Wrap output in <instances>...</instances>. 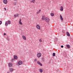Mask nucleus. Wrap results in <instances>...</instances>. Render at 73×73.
<instances>
[{"mask_svg":"<svg viewBox=\"0 0 73 73\" xmlns=\"http://www.w3.org/2000/svg\"><path fill=\"white\" fill-rule=\"evenodd\" d=\"M8 66L9 67H11L12 66V64L11 62H10L8 64Z\"/></svg>","mask_w":73,"mask_h":73,"instance_id":"nucleus-5","label":"nucleus"},{"mask_svg":"<svg viewBox=\"0 0 73 73\" xmlns=\"http://www.w3.org/2000/svg\"><path fill=\"white\" fill-rule=\"evenodd\" d=\"M18 16H19V14H17L14 15L15 17H18Z\"/></svg>","mask_w":73,"mask_h":73,"instance_id":"nucleus-18","label":"nucleus"},{"mask_svg":"<svg viewBox=\"0 0 73 73\" xmlns=\"http://www.w3.org/2000/svg\"><path fill=\"white\" fill-rule=\"evenodd\" d=\"M36 27L38 29H40V26L38 25L36 26Z\"/></svg>","mask_w":73,"mask_h":73,"instance_id":"nucleus-4","label":"nucleus"},{"mask_svg":"<svg viewBox=\"0 0 73 73\" xmlns=\"http://www.w3.org/2000/svg\"><path fill=\"white\" fill-rule=\"evenodd\" d=\"M3 2L5 4H7V0H4Z\"/></svg>","mask_w":73,"mask_h":73,"instance_id":"nucleus-16","label":"nucleus"},{"mask_svg":"<svg viewBox=\"0 0 73 73\" xmlns=\"http://www.w3.org/2000/svg\"><path fill=\"white\" fill-rule=\"evenodd\" d=\"M37 63L40 66H42V64L39 61H37Z\"/></svg>","mask_w":73,"mask_h":73,"instance_id":"nucleus-7","label":"nucleus"},{"mask_svg":"<svg viewBox=\"0 0 73 73\" xmlns=\"http://www.w3.org/2000/svg\"><path fill=\"white\" fill-rule=\"evenodd\" d=\"M22 38L24 40H26V37L24 35L22 36Z\"/></svg>","mask_w":73,"mask_h":73,"instance_id":"nucleus-10","label":"nucleus"},{"mask_svg":"<svg viewBox=\"0 0 73 73\" xmlns=\"http://www.w3.org/2000/svg\"><path fill=\"white\" fill-rule=\"evenodd\" d=\"M40 13L39 12V11H38L37 12V14H38V13Z\"/></svg>","mask_w":73,"mask_h":73,"instance_id":"nucleus-31","label":"nucleus"},{"mask_svg":"<svg viewBox=\"0 0 73 73\" xmlns=\"http://www.w3.org/2000/svg\"><path fill=\"white\" fill-rule=\"evenodd\" d=\"M46 18H45V16H43L42 18V20H45Z\"/></svg>","mask_w":73,"mask_h":73,"instance_id":"nucleus-8","label":"nucleus"},{"mask_svg":"<svg viewBox=\"0 0 73 73\" xmlns=\"http://www.w3.org/2000/svg\"><path fill=\"white\" fill-rule=\"evenodd\" d=\"M35 0H33L31 1V3H35Z\"/></svg>","mask_w":73,"mask_h":73,"instance_id":"nucleus-19","label":"nucleus"},{"mask_svg":"<svg viewBox=\"0 0 73 73\" xmlns=\"http://www.w3.org/2000/svg\"><path fill=\"white\" fill-rule=\"evenodd\" d=\"M41 56V54L40 53H38L37 54V57L38 58L40 57Z\"/></svg>","mask_w":73,"mask_h":73,"instance_id":"nucleus-2","label":"nucleus"},{"mask_svg":"<svg viewBox=\"0 0 73 73\" xmlns=\"http://www.w3.org/2000/svg\"><path fill=\"white\" fill-rule=\"evenodd\" d=\"M53 56H56V54L54 53H53L52 54Z\"/></svg>","mask_w":73,"mask_h":73,"instance_id":"nucleus-24","label":"nucleus"},{"mask_svg":"<svg viewBox=\"0 0 73 73\" xmlns=\"http://www.w3.org/2000/svg\"><path fill=\"white\" fill-rule=\"evenodd\" d=\"M13 4H14V5H16V2H14V3H13Z\"/></svg>","mask_w":73,"mask_h":73,"instance_id":"nucleus-28","label":"nucleus"},{"mask_svg":"<svg viewBox=\"0 0 73 73\" xmlns=\"http://www.w3.org/2000/svg\"><path fill=\"white\" fill-rule=\"evenodd\" d=\"M2 24V21H0V25H1Z\"/></svg>","mask_w":73,"mask_h":73,"instance_id":"nucleus-29","label":"nucleus"},{"mask_svg":"<svg viewBox=\"0 0 73 73\" xmlns=\"http://www.w3.org/2000/svg\"><path fill=\"white\" fill-rule=\"evenodd\" d=\"M37 59H35L34 60V62H36V61H37Z\"/></svg>","mask_w":73,"mask_h":73,"instance_id":"nucleus-25","label":"nucleus"},{"mask_svg":"<svg viewBox=\"0 0 73 73\" xmlns=\"http://www.w3.org/2000/svg\"><path fill=\"white\" fill-rule=\"evenodd\" d=\"M8 25V21H6L5 23V25L6 27H7Z\"/></svg>","mask_w":73,"mask_h":73,"instance_id":"nucleus-14","label":"nucleus"},{"mask_svg":"<svg viewBox=\"0 0 73 73\" xmlns=\"http://www.w3.org/2000/svg\"><path fill=\"white\" fill-rule=\"evenodd\" d=\"M14 1H17V0H14Z\"/></svg>","mask_w":73,"mask_h":73,"instance_id":"nucleus-36","label":"nucleus"},{"mask_svg":"<svg viewBox=\"0 0 73 73\" xmlns=\"http://www.w3.org/2000/svg\"><path fill=\"white\" fill-rule=\"evenodd\" d=\"M7 40H9V37H8V36H7Z\"/></svg>","mask_w":73,"mask_h":73,"instance_id":"nucleus-26","label":"nucleus"},{"mask_svg":"<svg viewBox=\"0 0 73 73\" xmlns=\"http://www.w3.org/2000/svg\"><path fill=\"white\" fill-rule=\"evenodd\" d=\"M61 48H64V46L62 45L61 46Z\"/></svg>","mask_w":73,"mask_h":73,"instance_id":"nucleus-32","label":"nucleus"},{"mask_svg":"<svg viewBox=\"0 0 73 73\" xmlns=\"http://www.w3.org/2000/svg\"><path fill=\"white\" fill-rule=\"evenodd\" d=\"M23 64V62L21 61H19L18 62L19 65H21Z\"/></svg>","mask_w":73,"mask_h":73,"instance_id":"nucleus-11","label":"nucleus"},{"mask_svg":"<svg viewBox=\"0 0 73 73\" xmlns=\"http://www.w3.org/2000/svg\"><path fill=\"white\" fill-rule=\"evenodd\" d=\"M66 34L68 36V37H69V36H70V34H69V32H66Z\"/></svg>","mask_w":73,"mask_h":73,"instance_id":"nucleus-15","label":"nucleus"},{"mask_svg":"<svg viewBox=\"0 0 73 73\" xmlns=\"http://www.w3.org/2000/svg\"><path fill=\"white\" fill-rule=\"evenodd\" d=\"M45 21L46 22H49V19L47 17H46L45 19Z\"/></svg>","mask_w":73,"mask_h":73,"instance_id":"nucleus-3","label":"nucleus"},{"mask_svg":"<svg viewBox=\"0 0 73 73\" xmlns=\"http://www.w3.org/2000/svg\"><path fill=\"white\" fill-rule=\"evenodd\" d=\"M50 15L51 16H54V13H51Z\"/></svg>","mask_w":73,"mask_h":73,"instance_id":"nucleus-23","label":"nucleus"},{"mask_svg":"<svg viewBox=\"0 0 73 73\" xmlns=\"http://www.w3.org/2000/svg\"><path fill=\"white\" fill-rule=\"evenodd\" d=\"M63 55L64 56V57H66V52L65 51H64L63 52Z\"/></svg>","mask_w":73,"mask_h":73,"instance_id":"nucleus-6","label":"nucleus"},{"mask_svg":"<svg viewBox=\"0 0 73 73\" xmlns=\"http://www.w3.org/2000/svg\"><path fill=\"white\" fill-rule=\"evenodd\" d=\"M39 72L41 73H42V70L41 69H40L39 70Z\"/></svg>","mask_w":73,"mask_h":73,"instance_id":"nucleus-20","label":"nucleus"},{"mask_svg":"<svg viewBox=\"0 0 73 73\" xmlns=\"http://www.w3.org/2000/svg\"><path fill=\"white\" fill-rule=\"evenodd\" d=\"M41 10H40L39 11H38V12L40 13V12H41Z\"/></svg>","mask_w":73,"mask_h":73,"instance_id":"nucleus-34","label":"nucleus"},{"mask_svg":"<svg viewBox=\"0 0 73 73\" xmlns=\"http://www.w3.org/2000/svg\"><path fill=\"white\" fill-rule=\"evenodd\" d=\"M4 35H6V33H4Z\"/></svg>","mask_w":73,"mask_h":73,"instance_id":"nucleus-35","label":"nucleus"},{"mask_svg":"<svg viewBox=\"0 0 73 73\" xmlns=\"http://www.w3.org/2000/svg\"><path fill=\"white\" fill-rule=\"evenodd\" d=\"M60 19L62 20H62H63V18H62V16H61V15H60Z\"/></svg>","mask_w":73,"mask_h":73,"instance_id":"nucleus-17","label":"nucleus"},{"mask_svg":"<svg viewBox=\"0 0 73 73\" xmlns=\"http://www.w3.org/2000/svg\"><path fill=\"white\" fill-rule=\"evenodd\" d=\"M60 11H63V7H62V6H61L60 7Z\"/></svg>","mask_w":73,"mask_h":73,"instance_id":"nucleus-9","label":"nucleus"},{"mask_svg":"<svg viewBox=\"0 0 73 73\" xmlns=\"http://www.w3.org/2000/svg\"><path fill=\"white\" fill-rule=\"evenodd\" d=\"M4 9H5V11H7V9H6V8H4Z\"/></svg>","mask_w":73,"mask_h":73,"instance_id":"nucleus-33","label":"nucleus"},{"mask_svg":"<svg viewBox=\"0 0 73 73\" xmlns=\"http://www.w3.org/2000/svg\"><path fill=\"white\" fill-rule=\"evenodd\" d=\"M8 21V24H11V22L10 21Z\"/></svg>","mask_w":73,"mask_h":73,"instance_id":"nucleus-21","label":"nucleus"},{"mask_svg":"<svg viewBox=\"0 0 73 73\" xmlns=\"http://www.w3.org/2000/svg\"><path fill=\"white\" fill-rule=\"evenodd\" d=\"M17 58V56L15 55H14L13 58L12 59V62H13L14 61H15V60H16Z\"/></svg>","mask_w":73,"mask_h":73,"instance_id":"nucleus-1","label":"nucleus"},{"mask_svg":"<svg viewBox=\"0 0 73 73\" xmlns=\"http://www.w3.org/2000/svg\"><path fill=\"white\" fill-rule=\"evenodd\" d=\"M13 69L12 68H10L9 69V71H10V72H13Z\"/></svg>","mask_w":73,"mask_h":73,"instance_id":"nucleus-12","label":"nucleus"},{"mask_svg":"<svg viewBox=\"0 0 73 73\" xmlns=\"http://www.w3.org/2000/svg\"><path fill=\"white\" fill-rule=\"evenodd\" d=\"M21 19H20L19 22V24H20V25H22V24H23V23H22L21 22Z\"/></svg>","mask_w":73,"mask_h":73,"instance_id":"nucleus-13","label":"nucleus"},{"mask_svg":"<svg viewBox=\"0 0 73 73\" xmlns=\"http://www.w3.org/2000/svg\"><path fill=\"white\" fill-rule=\"evenodd\" d=\"M42 61H44V58H42Z\"/></svg>","mask_w":73,"mask_h":73,"instance_id":"nucleus-30","label":"nucleus"},{"mask_svg":"<svg viewBox=\"0 0 73 73\" xmlns=\"http://www.w3.org/2000/svg\"><path fill=\"white\" fill-rule=\"evenodd\" d=\"M66 46L68 48H70V46L69 45H67Z\"/></svg>","mask_w":73,"mask_h":73,"instance_id":"nucleus-22","label":"nucleus"},{"mask_svg":"<svg viewBox=\"0 0 73 73\" xmlns=\"http://www.w3.org/2000/svg\"><path fill=\"white\" fill-rule=\"evenodd\" d=\"M39 41L40 42H42V40H41V39H39Z\"/></svg>","mask_w":73,"mask_h":73,"instance_id":"nucleus-27","label":"nucleus"}]
</instances>
